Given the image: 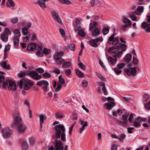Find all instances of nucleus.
<instances>
[{
  "instance_id": "1",
  "label": "nucleus",
  "mask_w": 150,
  "mask_h": 150,
  "mask_svg": "<svg viewBox=\"0 0 150 150\" xmlns=\"http://www.w3.org/2000/svg\"><path fill=\"white\" fill-rule=\"evenodd\" d=\"M12 115L14 118L12 126L13 127H16L17 131L18 133H23L26 128L25 125L23 123L19 112L16 110L13 111Z\"/></svg>"
},
{
  "instance_id": "2",
  "label": "nucleus",
  "mask_w": 150,
  "mask_h": 150,
  "mask_svg": "<svg viewBox=\"0 0 150 150\" xmlns=\"http://www.w3.org/2000/svg\"><path fill=\"white\" fill-rule=\"evenodd\" d=\"M54 129L56 131L55 138L58 139L61 137V140L65 142L66 140L65 129L64 126L62 125H58L55 126Z\"/></svg>"
},
{
  "instance_id": "3",
  "label": "nucleus",
  "mask_w": 150,
  "mask_h": 150,
  "mask_svg": "<svg viewBox=\"0 0 150 150\" xmlns=\"http://www.w3.org/2000/svg\"><path fill=\"white\" fill-rule=\"evenodd\" d=\"M64 55L63 52H56L53 56L54 61L56 64L60 65L64 61V60L62 58Z\"/></svg>"
},
{
  "instance_id": "4",
  "label": "nucleus",
  "mask_w": 150,
  "mask_h": 150,
  "mask_svg": "<svg viewBox=\"0 0 150 150\" xmlns=\"http://www.w3.org/2000/svg\"><path fill=\"white\" fill-rule=\"evenodd\" d=\"M147 22L142 23L141 27L147 33L150 32V15L147 16Z\"/></svg>"
},
{
  "instance_id": "5",
  "label": "nucleus",
  "mask_w": 150,
  "mask_h": 150,
  "mask_svg": "<svg viewBox=\"0 0 150 150\" xmlns=\"http://www.w3.org/2000/svg\"><path fill=\"white\" fill-rule=\"evenodd\" d=\"M1 132L3 137L4 139H8L11 137L12 131L9 127H5L2 129Z\"/></svg>"
},
{
  "instance_id": "6",
  "label": "nucleus",
  "mask_w": 150,
  "mask_h": 150,
  "mask_svg": "<svg viewBox=\"0 0 150 150\" xmlns=\"http://www.w3.org/2000/svg\"><path fill=\"white\" fill-rule=\"evenodd\" d=\"M27 75H28L30 77L35 80H39L42 78V76L35 71H26Z\"/></svg>"
},
{
  "instance_id": "7",
  "label": "nucleus",
  "mask_w": 150,
  "mask_h": 150,
  "mask_svg": "<svg viewBox=\"0 0 150 150\" xmlns=\"http://www.w3.org/2000/svg\"><path fill=\"white\" fill-rule=\"evenodd\" d=\"M124 72L128 76H134L137 73V69L135 67L133 68H125L124 69Z\"/></svg>"
},
{
  "instance_id": "8",
  "label": "nucleus",
  "mask_w": 150,
  "mask_h": 150,
  "mask_svg": "<svg viewBox=\"0 0 150 150\" xmlns=\"http://www.w3.org/2000/svg\"><path fill=\"white\" fill-rule=\"evenodd\" d=\"M51 13L53 19L56 20L59 23L62 24V21L58 13L54 11H52Z\"/></svg>"
},
{
  "instance_id": "9",
  "label": "nucleus",
  "mask_w": 150,
  "mask_h": 150,
  "mask_svg": "<svg viewBox=\"0 0 150 150\" xmlns=\"http://www.w3.org/2000/svg\"><path fill=\"white\" fill-rule=\"evenodd\" d=\"M127 46L125 44L120 43L118 45L113 46L112 47L109 48L108 49L109 51H110L112 50L119 49L120 48L122 51H125L126 50Z\"/></svg>"
},
{
  "instance_id": "10",
  "label": "nucleus",
  "mask_w": 150,
  "mask_h": 150,
  "mask_svg": "<svg viewBox=\"0 0 150 150\" xmlns=\"http://www.w3.org/2000/svg\"><path fill=\"white\" fill-rule=\"evenodd\" d=\"M33 84V82L30 80L25 81L24 83L23 88L24 90H27L30 88Z\"/></svg>"
},
{
  "instance_id": "11",
  "label": "nucleus",
  "mask_w": 150,
  "mask_h": 150,
  "mask_svg": "<svg viewBox=\"0 0 150 150\" xmlns=\"http://www.w3.org/2000/svg\"><path fill=\"white\" fill-rule=\"evenodd\" d=\"M55 148L56 150H63V144L60 141L55 140Z\"/></svg>"
},
{
  "instance_id": "12",
  "label": "nucleus",
  "mask_w": 150,
  "mask_h": 150,
  "mask_svg": "<svg viewBox=\"0 0 150 150\" xmlns=\"http://www.w3.org/2000/svg\"><path fill=\"white\" fill-rule=\"evenodd\" d=\"M141 119V117H138L137 118L135 119L132 122V125L135 127H140L141 125L140 124Z\"/></svg>"
},
{
  "instance_id": "13",
  "label": "nucleus",
  "mask_w": 150,
  "mask_h": 150,
  "mask_svg": "<svg viewBox=\"0 0 150 150\" xmlns=\"http://www.w3.org/2000/svg\"><path fill=\"white\" fill-rule=\"evenodd\" d=\"M17 88L16 83L13 81H8V89L9 90L13 91Z\"/></svg>"
},
{
  "instance_id": "14",
  "label": "nucleus",
  "mask_w": 150,
  "mask_h": 150,
  "mask_svg": "<svg viewBox=\"0 0 150 150\" xmlns=\"http://www.w3.org/2000/svg\"><path fill=\"white\" fill-rule=\"evenodd\" d=\"M49 0H38L37 2V3L43 9L46 7L45 3L46 1H48Z\"/></svg>"
},
{
  "instance_id": "15",
  "label": "nucleus",
  "mask_w": 150,
  "mask_h": 150,
  "mask_svg": "<svg viewBox=\"0 0 150 150\" xmlns=\"http://www.w3.org/2000/svg\"><path fill=\"white\" fill-rule=\"evenodd\" d=\"M37 46L36 44L35 43H30L28 46L27 49L28 51H33L35 49Z\"/></svg>"
},
{
  "instance_id": "16",
  "label": "nucleus",
  "mask_w": 150,
  "mask_h": 150,
  "mask_svg": "<svg viewBox=\"0 0 150 150\" xmlns=\"http://www.w3.org/2000/svg\"><path fill=\"white\" fill-rule=\"evenodd\" d=\"M137 14V12L135 11L129 13L128 14L129 17L130 18L132 21H137V17L136 14Z\"/></svg>"
},
{
  "instance_id": "17",
  "label": "nucleus",
  "mask_w": 150,
  "mask_h": 150,
  "mask_svg": "<svg viewBox=\"0 0 150 150\" xmlns=\"http://www.w3.org/2000/svg\"><path fill=\"white\" fill-rule=\"evenodd\" d=\"M122 51H121L115 50L113 52V57L115 59L120 58L122 54Z\"/></svg>"
},
{
  "instance_id": "18",
  "label": "nucleus",
  "mask_w": 150,
  "mask_h": 150,
  "mask_svg": "<svg viewBox=\"0 0 150 150\" xmlns=\"http://www.w3.org/2000/svg\"><path fill=\"white\" fill-rule=\"evenodd\" d=\"M115 105V104L113 102H110V103H105L104 106L105 108L108 110H111L112 108Z\"/></svg>"
},
{
  "instance_id": "19",
  "label": "nucleus",
  "mask_w": 150,
  "mask_h": 150,
  "mask_svg": "<svg viewBox=\"0 0 150 150\" xmlns=\"http://www.w3.org/2000/svg\"><path fill=\"white\" fill-rule=\"evenodd\" d=\"M0 65L4 69L8 70L10 68V66L9 64H7L6 61H4L0 63Z\"/></svg>"
},
{
  "instance_id": "20",
  "label": "nucleus",
  "mask_w": 150,
  "mask_h": 150,
  "mask_svg": "<svg viewBox=\"0 0 150 150\" xmlns=\"http://www.w3.org/2000/svg\"><path fill=\"white\" fill-rule=\"evenodd\" d=\"M108 60L109 64L112 65H114L117 62V59H114L111 57H108Z\"/></svg>"
},
{
  "instance_id": "21",
  "label": "nucleus",
  "mask_w": 150,
  "mask_h": 150,
  "mask_svg": "<svg viewBox=\"0 0 150 150\" xmlns=\"http://www.w3.org/2000/svg\"><path fill=\"white\" fill-rule=\"evenodd\" d=\"M62 64V67L65 68H69L72 65L70 62H65L64 61Z\"/></svg>"
},
{
  "instance_id": "22",
  "label": "nucleus",
  "mask_w": 150,
  "mask_h": 150,
  "mask_svg": "<svg viewBox=\"0 0 150 150\" xmlns=\"http://www.w3.org/2000/svg\"><path fill=\"white\" fill-rule=\"evenodd\" d=\"M75 71L76 75L79 77L81 78L84 76V74L79 69H76Z\"/></svg>"
},
{
  "instance_id": "23",
  "label": "nucleus",
  "mask_w": 150,
  "mask_h": 150,
  "mask_svg": "<svg viewBox=\"0 0 150 150\" xmlns=\"http://www.w3.org/2000/svg\"><path fill=\"white\" fill-rule=\"evenodd\" d=\"M21 147L24 149H27L28 147V146L27 142L24 140H21Z\"/></svg>"
},
{
  "instance_id": "24",
  "label": "nucleus",
  "mask_w": 150,
  "mask_h": 150,
  "mask_svg": "<svg viewBox=\"0 0 150 150\" xmlns=\"http://www.w3.org/2000/svg\"><path fill=\"white\" fill-rule=\"evenodd\" d=\"M122 21L124 23H126V24H130V26L131 25V21L125 16L123 17Z\"/></svg>"
},
{
  "instance_id": "25",
  "label": "nucleus",
  "mask_w": 150,
  "mask_h": 150,
  "mask_svg": "<svg viewBox=\"0 0 150 150\" xmlns=\"http://www.w3.org/2000/svg\"><path fill=\"white\" fill-rule=\"evenodd\" d=\"M100 33V31L99 29L97 28H95V29L92 30V34L94 36H97Z\"/></svg>"
},
{
  "instance_id": "26",
  "label": "nucleus",
  "mask_w": 150,
  "mask_h": 150,
  "mask_svg": "<svg viewBox=\"0 0 150 150\" xmlns=\"http://www.w3.org/2000/svg\"><path fill=\"white\" fill-rule=\"evenodd\" d=\"M6 5L8 7H10V6L13 7L15 6V4L12 0H7Z\"/></svg>"
},
{
  "instance_id": "27",
  "label": "nucleus",
  "mask_w": 150,
  "mask_h": 150,
  "mask_svg": "<svg viewBox=\"0 0 150 150\" xmlns=\"http://www.w3.org/2000/svg\"><path fill=\"white\" fill-rule=\"evenodd\" d=\"M88 42L91 46L94 47H97L98 44L97 43V42H96L95 39H91Z\"/></svg>"
},
{
  "instance_id": "28",
  "label": "nucleus",
  "mask_w": 150,
  "mask_h": 150,
  "mask_svg": "<svg viewBox=\"0 0 150 150\" xmlns=\"http://www.w3.org/2000/svg\"><path fill=\"white\" fill-rule=\"evenodd\" d=\"M78 35L82 38H84L86 35V33L84 32V29L82 28L81 29V30L79 31Z\"/></svg>"
},
{
  "instance_id": "29",
  "label": "nucleus",
  "mask_w": 150,
  "mask_h": 150,
  "mask_svg": "<svg viewBox=\"0 0 150 150\" xmlns=\"http://www.w3.org/2000/svg\"><path fill=\"white\" fill-rule=\"evenodd\" d=\"M132 57V55L130 54H127L125 58V60L127 63L131 61Z\"/></svg>"
},
{
  "instance_id": "30",
  "label": "nucleus",
  "mask_w": 150,
  "mask_h": 150,
  "mask_svg": "<svg viewBox=\"0 0 150 150\" xmlns=\"http://www.w3.org/2000/svg\"><path fill=\"white\" fill-rule=\"evenodd\" d=\"M40 122L41 123H43L44 120L46 119V116L44 114H40L39 116Z\"/></svg>"
},
{
  "instance_id": "31",
  "label": "nucleus",
  "mask_w": 150,
  "mask_h": 150,
  "mask_svg": "<svg viewBox=\"0 0 150 150\" xmlns=\"http://www.w3.org/2000/svg\"><path fill=\"white\" fill-rule=\"evenodd\" d=\"M1 38L3 41L6 42L8 40V36L6 34L3 33L1 36Z\"/></svg>"
},
{
  "instance_id": "32",
  "label": "nucleus",
  "mask_w": 150,
  "mask_h": 150,
  "mask_svg": "<svg viewBox=\"0 0 150 150\" xmlns=\"http://www.w3.org/2000/svg\"><path fill=\"white\" fill-rule=\"evenodd\" d=\"M13 33L15 37H19L21 36L20 34V30L19 29H16L13 31Z\"/></svg>"
},
{
  "instance_id": "33",
  "label": "nucleus",
  "mask_w": 150,
  "mask_h": 150,
  "mask_svg": "<svg viewBox=\"0 0 150 150\" xmlns=\"http://www.w3.org/2000/svg\"><path fill=\"white\" fill-rule=\"evenodd\" d=\"M25 81V80L24 79H22L19 81L17 83V85L19 87L22 88H23V85Z\"/></svg>"
},
{
  "instance_id": "34",
  "label": "nucleus",
  "mask_w": 150,
  "mask_h": 150,
  "mask_svg": "<svg viewBox=\"0 0 150 150\" xmlns=\"http://www.w3.org/2000/svg\"><path fill=\"white\" fill-rule=\"evenodd\" d=\"M13 42L16 46H18L19 42V39L18 37H14L13 38Z\"/></svg>"
},
{
  "instance_id": "35",
  "label": "nucleus",
  "mask_w": 150,
  "mask_h": 150,
  "mask_svg": "<svg viewBox=\"0 0 150 150\" xmlns=\"http://www.w3.org/2000/svg\"><path fill=\"white\" fill-rule=\"evenodd\" d=\"M110 28L108 27L104 28L103 29V35H105L108 34L109 32Z\"/></svg>"
},
{
  "instance_id": "36",
  "label": "nucleus",
  "mask_w": 150,
  "mask_h": 150,
  "mask_svg": "<svg viewBox=\"0 0 150 150\" xmlns=\"http://www.w3.org/2000/svg\"><path fill=\"white\" fill-rule=\"evenodd\" d=\"M88 126V124L87 122H86L84 125L82 126L81 127L79 128V132L80 134H81L82 132L85 129V127Z\"/></svg>"
},
{
  "instance_id": "37",
  "label": "nucleus",
  "mask_w": 150,
  "mask_h": 150,
  "mask_svg": "<svg viewBox=\"0 0 150 150\" xmlns=\"http://www.w3.org/2000/svg\"><path fill=\"white\" fill-rule=\"evenodd\" d=\"M61 3L66 4H71V3L69 0H58Z\"/></svg>"
},
{
  "instance_id": "38",
  "label": "nucleus",
  "mask_w": 150,
  "mask_h": 150,
  "mask_svg": "<svg viewBox=\"0 0 150 150\" xmlns=\"http://www.w3.org/2000/svg\"><path fill=\"white\" fill-rule=\"evenodd\" d=\"M57 86L55 90L56 92H58L60 91L62 86V85L59 82L57 83Z\"/></svg>"
},
{
  "instance_id": "39",
  "label": "nucleus",
  "mask_w": 150,
  "mask_h": 150,
  "mask_svg": "<svg viewBox=\"0 0 150 150\" xmlns=\"http://www.w3.org/2000/svg\"><path fill=\"white\" fill-rule=\"evenodd\" d=\"M59 82H58L60 83L62 85L65 83V80L62 77V75H60L58 77Z\"/></svg>"
},
{
  "instance_id": "40",
  "label": "nucleus",
  "mask_w": 150,
  "mask_h": 150,
  "mask_svg": "<svg viewBox=\"0 0 150 150\" xmlns=\"http://www.w3.org/2000/svg\"><path fill=\"white\" fill-rule=\"evenodd\" d=\"M10 21L13 24H16L18 22V18L16 17L11 19Z\"/></svg>"
},
{
  "instance_id": "41",
  "label": "nucleus",
  "mask_w": 150,
  "mask_h": 150,
  "mask_svg": "<svg viewBox=\"0 0 150 150\" xmlns=\"http://www.w3.org/2000/svg\"><path fill=\"white\" fill-rule=\"evenodd\" d=\"M78 65L81 69L83 70H85L86 66L82 62H80L79 63Z\"/></svg>"
},
{
  "instance_id": "42",
  "label": "nucleus",
  "mask_w": 150,
  "mask_h": 150,
  "mask_svg": "<svg viewBox=\"0 0 150 150\" xmlns=\"http://www.w3.org/2000/svg\"><path fill=\"white\" fill-rule=\"evenodd\" d=\"M114 70L116 74H120L122 71L121 70L119 69L117 67H115L114 68Z\"/></svg>"
},
{
  "instance_id": "43",
  "label": "nucleus",
  "mask_w": 150,
  "mask_h": 150,
  "mask_svg": "<svg viewBox=\"0 0 150 150\" xmlns=\"http://www.w3.org/2000/svg\"><path fill=\"white\" fill-rule=\"evenodd\" d=\"M129 116V113L128 112H126L125 114H123L122 117V120H127V118Z\"/></svg>"
},
{
  "instance_id": "44",
  "label": "nucleus",
  "mask_w": 150,
  "mask_h": 150,
  "mask_svg": "<svg viewBox=\"0 0 150 150\" xmlns=\"http://www.w3.org/2000/svg\"><path fill=\"white\" fill-rule=\"evenodd\" d=\"M8 81L6 80L2 83V87L4 89H6V86H8Z\"/></svg>"
},
{
  "instance_id": "45",
  "label": "nucleus",
  "mask_w": 150,
  "mask_h": 150,
  "mask_svg": "<svg viewBox=\"0 0 150 150\" xmlns=\"http://www.w3.org/2000/svg\"><path fill=\"white\" fill-rule=\"evenodd\" d=\"M133 114V113L130 114L128 119V121L130 122H132L134 120Z\"/></svg>"
},
{
  "instance_id": "46",
  "label": "nucleus",
  "mask_w": 150,
  "mask_h": 150,
  "mask_svg": "<svg viewBox=\"0 0 150 150\" xmlns=\"http://www.w3.org/2000/svg\"><path fill=\"white\" fill-rule=\"evenodd\" d=\"M51 50L50 49H48L46 48H44L43 52L45 54H47L50 53Z\"/></svg>"
},
{
  "instance_id": "47",
  "label": "nucleus",
  "mask_w": 150,
  "mask_h": 150,
  "mask_svg": "<svg viewBox=\"0 0 150 150\" xmlns=\"http://www.w3.org/2000/svg\"><path fill=\"white\" fill-rule=\"evenodd\" d=\"M96 75L98 76L102 80L106 82L107 81L106 78L102 76L100 74L98 73H96Z\"/></svg>"
},
{
  "instance_id": "48",
  "label": "nucleus",
  "mask_w": 150,
  "mask_h": 150,
  "mask_svg": "<svg viewBox=\"0 0 150 150\" xmlns=\"http://www.w3.org/2000/svg\"><path fill=\"white\" fill-rule=\"evenodd\" d=\"M68 47L72 51H74L75 50V46L73 44L68 45Z\"/></svg>"
},
{
  "instance_id": "49",
  "label": "nucleus",
  "mask_w": 150,
  "mask_h": 150,
  "mask_svg": "<svg viewBox=\"0 0 150 150\" xmlns=\"http://www.w3.org/2000/svg\"><path fill=\"white\" fill-rule=\"evenodd\" d=\"M125 64L124 63H119L117 65V67L120 70L125 67Z\"/></svg>"
},
{
  "instance_id": "50",
  "label": "nucleus",
  "mask_w": 150,
  "mask_h": 150,
  "mask_svg": "<svg viewBox=\"0 0 150 150\" xmlns=\"http://www.w3.org/2000/svg\"><path fill=\"white\" fill-rule=\"evenodd\" d=\"M29 36L24 37L23 39V42L25 43H28L29 42Z\"/></svg>"
},
{
  "instance_id": "51",
  "label": "nucleus",
  "mask_w": 150,
  "mask_h": 150,
  "mask_svg": "<svg viewBox=\"0 0 150 150\" xmlns=\"http://www.w3.org/2000/svg\"><path fill=\"white\" fill-rule=\"evenodd\" d=\"M145 107L146 110L150 111V100L148 103L145 104Z\"/></svg>"
},
{
  "instance_id": "52",
  "label": "nucleus",
  "mask_w": 150,
  "mask_h": 150,
  "mask_svg": "<svg viewBox=\"0 0 150 150\" xmlns=\"http://www.w3.org/2000/svg\"><path fill=\"white\" fill-rule=\"evenodd\" d=\"M126 137V135L125 134H122L120 135V137H118V139L120 141L122 142L123 141L124 139H125Z\"/></svg>"
},
{
  "instance_id": "53",
  "label": "nucleus",
  "mask_w": 150,
  "mask_h": 150,
  "mask_svg": "<svg viewBox=\"0 0 150 150\" xmlns=\"http://www.w3.org/2000/svg\"><path fill=\"white\" fill-rule=\"evenodd\" d=\"M82 86L84 87H86L88 85V82L86 80H83L81 82Z\"/></svg>"
},
{
  "instance_id": "54",
  "label": "nucleus",
  "mask_w": 150,
  "mask_h": 150,
  "mask_svg": "<svg viewBox=\"0 0 150 150\" xmlns=\"http://www.w3.org/2000/svg\"><path fill=\"white\" fill-rule=\"evenodd\" d=\"M3 33L6 34L7 35H10L11 34V32L9 29L8 28H6L5 29L4 32Z\"/></svg>"
},
{
  "instance_id": "55",
  "label": "nucleus",
  "mask_w": 150,
  "mask_h": 150,
  "mask_svg": "<svg viewBox=\"0 0 150 150\" xmlns=\"http://www.w3.org/2000/svg\"><path fill=\"white\" fill-rule=\"evenodd\" d=\"M22 32L24 35H26L28 33V30L26 27H24L22 29Z\"/></svg>"
},
{
  "instance_id": "56",
  "label": "nucleus",
  "mask_w": 150,
  "mask_h": 150,
  "mask_svg": "<svg viewBox=\"0 0 150 150\" xmlns=\"http://www.w3.org/2000/svg\"><path fill=\"white\" fill-rule=\"evenodd\" d=\"M59 31L62 37H64L65 35V32L64 30L62 28L59 29Z\"/></svg>"
},
{
  "instance_id": "57",
  "label": "nucleus",
  "mask_w": 150,
  "mask_h": 150,
  "mask_svg": "<svg viewBox=\"0 0 150 150\" xmlns=\"http://www.w3.org/2000/svg\"><path fill=\"white\" fill-rule=\"evenodd\" d=\"M10 46L9 45H8L5 46V49L4 50V52L5 53H6L10 49Z\"/></svg>"
},
{
  "instance_id": "58",
  "label": "nucleus",
  "mask_w": 150,
  "mask_h": 150,
  "mask_svg": "<svg viewBox=\"0 0 150 150\" xmlns=\"http://www.w3.org/2000/svg\"><path fill=\"white\" fill-rule=\"evenodd\" d=\"M42 89L45 92H47L49 91V88L48 87V86H43L42 88Z\"/></svg>"
},
{
  "instance_id": "59",
  "label": "nucleus",
  "mask_w": 150,
  "mask_h": 150,
  "mask_svg": "<svg viewBox=\"0 0 150 150\" xmlns=\"http://www.w3.org/2000/svg\"><path fill=\"white\" fill-rule=\"evenodd\" d=\"M143 100L145 101H146L149 98V96L146 94H144L143 96Z\"/></svg>"
},
{
  "instance_id": "60",
  "label": "nucleus",
  "mask_w": 150,
  "mask_h": 150,
  "mask_svg": "<svg viewBox=\"0 0 150 150\" xmlns=\"http://www.w3.org/2000/svg\"><path fill=\"white\" fill-rule=\"evenodd\" d=\"M43 76L45 78H50L51 76V75L49 73L45 72L43 74Z\"/></svg>"
},
{
  "instance_id": "61",
  "label": "nucleus",
  "mask_w": 150,
  "mask_h": 150,
  "mask_svg": "<svg viewBox=\"0 0 150 150\" xmlns=\"http://www.w3.org/2000/svg\"><path fill=\"white\" fill-rule=\"evenodd\" d=\"M130 26V24H125L122 26V29L124 31H125L126 30V28Z\"/></svg>"
},
{
  "instance_id": "62",
  "label": "nucleus",
  "mask_w": 150,
  "mask_h": 150,
  "mask_svg": "<svg viewBox=\"0 0 150 150\" xmlns=\"http://www.w3.org/2000/svg\"><path fill=\"white\" fill-rule=\"evenodd\" d=\"M123 121L122 122V126L124 127H125L126 126H127L128 125V121L127 120H123Z\"/></svg>"
},
{
  "instance_id": "63",
  "label": "nucleus",
  "mask_w": 150,
  "mask_h": 150,
  "mask_svg": "<svg viewBox=\"0 0 150 150\" xmlns=\"http://www.w3.org/2000/svg\"><path fill=\"white\" fill-rule=\"evenodd\" d=\"M23 103L24 104L26 105L28 108H29V100L28 99L24 100Z\"/></svg>"
},
{
  "instance_id": "64",
  "label": "nucleus",
  "mask_w": 150,
  "mask_h": 150,
  "mask_svg": "<svg viewBox=\"0 0 150 150\" xmlns=\"http://www.w3.org/2000/svg\"><path fill=\"white\" fill-rule=\"evenodd\" d=\"M143 11V7L142 6H139L137 8V10L136 11L137 12H137L139 13H142Z\"/></svg>"
}]
</instances>
